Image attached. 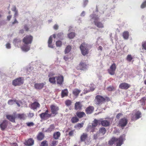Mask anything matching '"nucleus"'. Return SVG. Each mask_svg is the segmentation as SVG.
Returning <instances> with one entry per match:
<instances>
[{
    "instance_id": "f257e3e1",
    "label": "nucleus",
    "mask_w": 146,
    "mask_h": 146,
    "mask_svg": "<svg viewBox=\"0 0 146 146\" xmlns=\"http://www.w3.org/2000/svg\"><path fill=\"white\" fill-rule=\"evenodd\" d=\"M54 75V74H49L48 75V77H49V82L53 84H57L60 86L63 85L64 82V78L63 76L60 75L58 76H52Z\"/></svg>"
},
{
    "instance_id": "f03ea898",
    "label": "nucleus",
    "mask_w": 146,
    "mask_h": 146,
    "mask_svg": "<svg viewBox=\"0 0 146 146\" xmlns=\"http://www.w3.org/2000/svg\"><path fill=\"white\" fill-rule=\"evenodd\" d=\"M125 139V136L124 135H121L117 138L113 137L109 141L108 144L110 145H112L114 142H116V146H121L123 143V141Z\"/></svg>"
},
{
    "instance_id": "7ed1b4c3",
    "label": "nucleus",
    "mask_w": 146,
    "mask_h": 146,
    "mask_svg": "<svg viewBox=\"0 0 146 146\" xmlns=\"http://www.w3.org/2000/svg\"><path fill=\"white\" fill-rule=\"evenodd\" d=\"M88 45L84 42L82 43L80 46V49L81 50L82 54L85 56L88 54Z\"/></svg>"
},
{
    "instance_id": "20e7f679",
    "label": "nucleus",
    "mask_w": 146,
    "mask_h": 146,
    "mask_svg": "<svg viewBox=\"0 0 146 146\" xmlns=\"http://www.w3.org/2000/svg\"><path fill=\"white\" fill-rule=\"evenodd\" d=\"M48 110H46L45 112L39 114L40 118L43 120H46L49 118L53 117Z\"/></svg>"
},
{
    "instance_id": "39448f33",
    "label": "nucleus",
    "mask_w": 146,
    "mask_h": 146,
    "mask_svg": "<svg viewBox=\"0 0 146 146\" xmlns=\"http://www.w3.org/2000/svg\"><path fill=\"white\" fill-rule=\"evenodd\" d=\"M50 108L51 111L50 113L53 117L58 114L59 110L58 107L54 104H52L50 106Z\"/></svg>"
},
{
    "instance_id": "423d86ee",
    "label": "nucleus",
    "mask_w": 146,
    "mask_h": 146,
    "mask_svg": "<svg viewBox=\"0 0 146 146\" xmlns=\"http://www.w3.org/2000/svg\"><path fill=\"white\" fill-rule=\"evenodd\" d=\"M33 38L32 36L31 35H27L23 38L22 41L25 44H31L33 42Z\"/></svg>"
},
{
    "instance_id": "0eeeda50",
    "label": "nucleus",
    "mask_w": 146,
    "mask_h": 146,
    "mask_svg": "<svg viewBox=\"0 0 146 146\" xmlns=\"http://www.w3.org/2000/svg\"><path fill=\"white\" fill-rule=\"evenodd\" d=\"M24 79L23 77L17 78L12 81V84L14 86H19L23 83Z\"/></svg>"
},
{
    "instance_id": "6e6552de",
    "label": "nucleus",
    "mask_w": 146,
    "mask_h": 146,
    "mask_svg": "<svg viewBox=\"0 0 146 146\" xmlns=\"http://www.w3.org/2000/svg\"><path fill=\"white\" fill-rule=\"evenodd\" d=\"M95 101L96 105L101 104L105 102L104 98L101 96L97 95L95 97Z\"/></svg>"
},
{
    "instance_id": "1a4fd4ad",
    "label": "nucleus",
    "mask_w": 146,
    "mask_h": 146,
    "mask_svg": "<svg viewBox=\"0 0 146 146\" xmlns=\"http://www.w3.org/2000/svg\"><path fill=\"white\" fill-rule=\"evenodd\" d=\"M118 125L121 127L122 129L128 123V120L125 118H123L121 119L119 121Z\"/></svg>"
},
{
    "instance_id": "9d476101",
    "label": "nucleus",
    "mask_w": 146,
    "mask_h": 146,
    "mask_svg": "<svg viewBox=\"0 0 146 146\" xmlns=\"http://www.w3.org/2000/svg\"><path fill=\"white\" fill-rule=\"evenodd\" d=\"M87 65L85 62L81 61L77 67V69L78 70H86L87 69Z\"/></svg>"
},
{
    "instance_id": "9b49d317",
    "label": "nucleus",
    "mask_w": 146,
    "mask_h": 146,
    "mask_svg": "<svg viewBox=\"0 0 146 146\" xmlns=\"http://www.w3.org/2000/svg\"><path fill=\"white\" fill-rule=\"evenodd\" d=\"M116 68V66L115 63L112 64L110 68L108 70V73L111 75H114Z\"/></svg>"
},
{
    "instance_id": "f8f14e48",
    "label": "nucleus",
    "mask_w": 146,
    "mask_h": 146,
    "mask_svg": "<svg viewBox=\"0 0 146 146\" xmlns=\"http://www.w3.org/2000/svg\"><path fill=\"white\" fill-rule=\"evenodd\" d=\"M94 110V107L92 106H89L86 108L85 111L87 115L92 113Z\"/></svg>"
},
{
    "instance_id": "ddd939ff",
    "label": "nucleus",
    "mask_w": 146,
    "mask_h": 146,
    "mask_svg": "<svg viewBox=\"0 0 146 146\" xmlns=\"http://www.w3.org/2000/svg\"><path fill=\"white\" fill-rule=\"evenodd\" d=\"M8 124V121L6 120H3L0 123V128L2 131H4L7 127Z\"/></svg>"
},
{
    "instance_id": "4468645a",
    "label": "nucleus",
    "mask_w": 146,
    "mask_h": 146,
    "mask_svg": "<svg viewBox=\"0 0 146 146\" xmlns=\"http://www.w3.org/2000/svg\"><path fill=\"white\" fill-rule=\"evenodd\" d=\"M131 120H135L141 117V113L139 111H137L134 115L132 114Z\"/></svg>"
},
{
    "instance_id": "2eb2a0df",
    "label": "nucleus",
    "mask_w": 146,
    "mask_h": 146,
    "mask_svg": "<svg viewBox=\"0 0 146 146\" xmlns=\"http://www.w3.org/2000/svg\"><path fill=\"white\" fill-rule=\"evenodd\" d=\"M130 86H131L130 84L126 83L123 82L120 84L119 88L121 89L126 90L130 87Z\"/></svg>"
},
{
    "instance_id": "dca6fc26",
    "label": "nucleus",
    "mask_w": 146,
    "mask_h": 146,
    "mask_svg": "<svg viewBox=\"0 0 146 146\" xmlns=\"http://www.w3.org/2000/svg\"><path fill=\"white\" fill-rule=\"evenodd\" d=\"M31 109L35 110L39 108L40 107V105L38 102H35L31 104Z\"/></svg>"
},
{
    "instance_id": "f3484780",
    "label": "nucleus",
    "mask_w": 146,
    "mask_h": 146,
    "mask_svg": "<svg viewBox=\"0 0 146 146\" xmlns=\"http://www.w3.org/2000/svg\"><path fill=\"white\" fill-rule=\"evenodd\" d=\"M6 118L9 120L11 121L12 122H15V119L17 118L15 114L13 115H6Z\"/></svg>"
},
{
    "instance_id": "a211bd4d",
    "label": "nucleus",
    "mask_w": 146,
    "mask_h": 146,
    "mask_svg": "<svg viewBox=\"0 0 146 146\" xmlns=\"http://www.w3.org/2000/svg\"><path fill=\"white\" fill-rule=\"evenodd\" d=\"M88 134L86 133H83L80 137V139L81 142H85L88 138Z\"/></svg>"
},
{
    "instance_id": "6ab92c4d",
    "label": "nucleus",
    "mask_w": 146,
    "mask_h": 146,
    "mask_svg": "<svg viewBox=\"0 0 146 146\" xmlns=\"http://www.w3.org/2000/svg\"><path fill=\"white\" fill-rule=\"evenodd\" d=\"M45 84V82L39 84L36 83L35 84L34 86L36 89L40 90L43 88Z\"/></svg>"
},
{
    "instance_id": "aec40b11",
    "label": "nucleus",
    "mask_w": 146,
    "mask_h": 146,
    "mask_svg": "<svg viewBox=\"0 0 146 146\" xmlns=\"http://www.w3.org/2000/svg\"><path fill=\"white\" fill-rule=\"evenodd\" d=\"M101 123L102 126L108 127L110 124V121L107 120H103L100 121Z\"/></svg>"
},
{
    "instance_id": "412c9836",
    "label": "nucleus",
    "mask_w": 146,
    "mask_h": 146,
    "mask_svg": "<svg viewBox=\"0 0 146 146\" xmlns=\"http://www.w3.org/2000/svg\"><path fill=\"white\" fill-rule=\"evenodd\" d=\"M34 143V141L32 139H29L25 142L24 144L26 146H31L33 145Z\"/></svg>"
},
{
    "instance_id": "4be33fe9",
    "label": "nucleus",
    "mask_w": 146,
    "mask_h": 146,
    "mask_svg": "<svg viewBox=\"0 0 146 146\" xmlns=\"http://www.w3.org/2000/svg\"><path fill=\"white\" fill-rule=\"evenodd\" d=\"M82 107V105L80 102H76L74 105V109L76 110H81Z\"/></svg>"
},
{
    "instance_id": "5701e85b",
    "label": "nucleus",
    "mask_w": 146,
    "mask_h": 146,
    "mask_svg": "<svg viewBox=\"0 0 146 146\" xmlns=\"http://www.w3.org/2000/svg\"><path fill=\"white\" fill-rule=\"evenodd\" d=\"M21 49L22 50L27 52L30 50V46L28 44H25L23 45L21 47Z\"/></svg>"
},
{
    "instance_id": "b1692460",
    "label": "nucleus",
    "mask_w": 146,
    "mask_h": 146,
    "mask_svg": "<svg viewBox=\"0 0 146 146\" xmlns=\"http://www.w3.org/2000/svg\"><path fill=\"white\" fill-rule=\"evenodd\" d=\"M95 25L99 28H102L104 27V25L102 23L98 21L96 19L94 21Z\"/></svg>"
},
{
    "instance_id": "393cba45",
    "label": "nucleus",
    "mask_w": 146,
    "mask_h": 146,
    "mask_svg": "<svg viewBox=\"0 0 146 146\" xmlns=\"http://www.w3.org/2000/svg\"><path fill=\"white\" fill-rule=\"evenodd\" d=\"M77 117L78 118H81L86 116L85 113L83 111H77L76 113Z\"/></svg>"
},
{
    "instance_id": "a878e982",
    "label": "nucleus",
    "mask_w": 146,
    "mask_h": 146,
    "mask_svg": "<svg viewBox=\"0 0 146 146\" xmlns=\"http://www.w3.org/2000/svg\"><path fill=\"white\" fill-rule=\"evenodd\" d=\"M68 92L67 89H65L62 90L61 93V97L62 98L65 96H67L68 95Z\"/></svg>"
},
{
    "instance_id": "bb28decb",
    "label": "nucleus",
    "mask_w": 146,
    "mask_h": 146,
    "mask_svg": "<svg viewBox=\"0 0 146 146\" xmlns=\"http://www.w3.org/2000/svg\"><path fill=\"white\" fill-rule=\"evenodd\" d=\"M53 37L52 35L50 36L48 40V46L51 48H53L54 46L52 44V42Z\"/></svg>"
},
{
    "instance_id": "cd10ccee",
    "label": "nucleus",
    "mask_w": 146,
    "mask_h": 146,
    "mask_svg": "<svg viewBox=\"0 0 146 146\" xmlns=\"http://www.w3.org/2000/svg\"><path fill=\"white\" fill-rule=\"evenodd\" d=\"M81 92V90L77 88H75L73 90L72 93L74 96H77Z\"/></svg>"
},
{
    "instance_id": "c85d7f7f",
    "label": "nucleus",
    "mask_w": 146,
    "mask_h": 146,
    "mask_svg": "<svg viewBox=\"0 0 146 146\" xmlns=\"http://www.w3.org/2000/svg\"><path fill=\"white\" fill-rule=\"evenodd\" d=\"M79 121V118L76 116L72 117L71 119V121L72 123H76Z\"/></svg>"
},
{
    "instance_id": "c756f323",
    "label": "nucleus",
    "mask_w": 146,
    "mask_h": 146,
    "mask_svg": "<svg viewBox=\"0 0 146 146\" xmlns=\"http://www.w3.org/2000/svg\"><path fill=\"white\" fill-rule=\"evenodd\" d=\"M106 132V128L104 127L101 128L99 131V133L100 135L101 134L102 135H104Z\"/></svg>"
},
{
    "instance_id": "7c9ffc66",
    "label": "nucleus",
    "mask_w": 146,
    "mask_h": 146,
    "mask_svg": "<svg viewBox=\"0 0 146 146\" xmlns=\"http://www.w3.org/2000/svg\"><path fill=\"white\" fill-rule=\"evenodd\" d=\"M16 117L20 119L24 120L26 117V115L24 113L18 114L16 115Z\"/></svg>"
},
{
    "instance_id": "2f4dec72",
    "label": "nucleus",
    "mask_w": 146,
    "mask_h": 146,
    "mask_svg": "<svg viewBox=\"0 0 146 146\" xmlns=\"http://www.w3.org/2000/svg\"><path fill=\"white\" fill-rule=\"evenodd\" d=\"M61 134L59 131L56 132L54 133L53 137L56 139H58L60 136Z\"/></svg>"
},
{
    "instance_id": "473e14b6",
    "label": "nucleus",
    "mask_w": 146,
    "mask_h": 146,
    "mask_svg": "<svg viewBox=\"0 0 146 146\" xmlns=\"http://www.w3.org/2000/svg\"><path fill=\"white\" fill-rule=\"evenodd\" d=\"M44 137V135L41 132L39 133L37 137V139L41 141L42 140Z\"/></svg>"
},
{
    "instance_id": "72a5a7b5",
    "label": "nucleus",
    "mask_w": 146,
    "mask_h": 146,
    "mask_svg": "<svg viewBox=\"0 0 146 146\" xmlns=\"http://www.w3.org/2000/svg\"><path fill=\"white\" fill-rule=\"evenodd\" d=\"M123 38L125 39H127L128 38L129 36V33L128 31H125L123 33Z\"/></svg>"
},
{
    "instance_id": "f704fd0d",
    "label": "nucleus",
    "mask_w": 146,
    "mask_h": 146,
    "mask_svg": "<svg viewBox=\"0 0 146 146\" xmlns=\"http://www.w3.org/2000/svg\"><path fill=\"white\" fill-rule=\"evenodd\" d=\"M84 123H78L75 125V128L80 129L81 128L83 127Z\"/></svg>"
},
{
    "instance_id": "c9c22d12",
    "label": "nucleus",
    "mask_w": 146,
    "mask_h": 146,
    "mask_svg": "<svg viewBox=\"0 0 146 146\" xmlns=\"http://www.w3.org/2000/svg\"><path fill=\"white\" fill-rule=\"evenodd\" d=\"M71 49V47L70 46H68L66 48L64 52L65 54H66L69 53Z\"/></svg>"
},
{
    "instance_id": "e433bc0d",
    "label": "nucleus",
    "mask_w": 146,
    "mask_h": 146,
    "mask_svg": "<svg viewBox=\"0 0 146 146\" xmlns=\"http://www.w3.org/2000/svg\"><path fill=\"white\" fill-rule=\"evenodd\" d=\"M75 35V33L74 32H71L68 35V37L70 39L73 38Z\"/></svg>"
},
{
    "instance_id": "4c0bfd02",
    "label": "nucleus",
    "mask_w": 146,
    "mask_h": 146,
    "mask_svg": "<svg viewBox=\"0 0 146 146\" xmlns=\"http://www.w3.org/2000/svg\"><path fill=\"white\" fill-rule=\"evenodd\" d=\"M55 128V126L54 124L51 125L48 128V131L51 132Z\"/></svg>"
},
{
    "instance_id": "58836bf2",
    "label": "nucleus",
    "mask_w": 146,
    "mask_h": 146,
    "mask_svg": "<svg viewBox=\"0 0 146 146\" xmlns=\"http://www.w3.org/2000/svg\"><path fill=\"white\" fill-rule=\"evenodd\" d=\"M142 48L146 50V41L143 42L141 43Z\"/></svg>"
},
{
    "instance_id": "ea45409f",
    "label": "nucleus",
    "mask_w": 146,
    "mask_h": 146,
    "mask_svg": "<svg viewBox=\"0 0 146 146\" xmlns=\"http://www.w3.org/2000/svg\"><path fill=\"white\" fill-rule=\"evenodd\" d=\"M98 121L97 119H95L93 121V123L92 125V126L94 127L96 126L98 124Z\"/></svg>"
},
{
    "instance_id": "a19ab883",
    "label": "nucleus",
    "mask_w": 146,
    "mask_h": 146,
    "mask_svg": "<svg viewBox=\"0 0 146 146\" xmlns=\"http://www.w3.org/2000/svg\"><path fill=\"white\" fill-rule=\"evenodd\" d=\"M133 57H132L131 55L130 54H128L126 58V60L129 62H131L132 60L133 59Z\"/></svg>"
},
{
    "instance_id": "79ce46f5",
    "label": "nucleus",
    "mask_w": 146,
    "mask_h": 146,
    "mask_svg": "<svg viewBox=\"0 0 146 146\" xmlns=\"http://www.w3.org/2000/svg\"><path fill=\"white\" fill-rule=\"evenodd\" d=\"M40 146H48V144L46 141L45 140L42 141L41 143Z\"/></svg>"
},
{
    "instance_id": "37998d69",
    "label": "nucleus",
    "mask_w": 146,
    "mask_h": 146,
    "mask_svg": "<svg viewBox=\"0 0 146 146\" xmlns=\"http://www.w3.org/2000/svg\"><path fill=\"white\" fill-rule=\"evenodd\" d=\"M72 102L70 100H67L65 102V104L67 106H70L72 104Z\"/></svg>"
},
{
    "instance_id": "c03bdc74",
    "label": "nucleus",
    "mask_w": 146,
    "mask_h": 146,
    "mask_svg": "<svg viewBox=\"0 0 146 146\" xmlns=\"http://www.w3.org/2000/svg\"><path fill=\"white\" fill-rule=\"evenodd\" d=\"M56 46L57 47H60L62 45V42L60 40H58L56 43Z\"/></svg>"
},
{
    "instance_id": "a18cd8bd",
    "label": "nucleus",
    "mask_w": 146,
    "mask_h": 146,
    "mask_svg": "<svg viewBox=\"0 0 146 146\" xmlns=\"http://www.w3.org/2000/svg\"><path fill=\"white\" fill-rule=\"evenodd\" d=\"M14 103H15V100H9L8 102V104L11 105L13 104Z\"/></svg>"
},
{
    "instance_id": "49530a36",
    "label": "nucleus",
    "mask_w": 146,
    "mask_h": 146,
    "mask_svg": "<svg viewBox=\"0 0 146 146\" xmlns=\"http://www.w3.org/2000/svg\"><path fill=\"white\" fill-rule=\"evenodd\" d=\"M146 7V0L144 1L141 5V8L142 9L145 8Z\"/></svg>"
},
{
    "instance_id": "de8ad7c7",
    "label": "nucleus",
    "mask_w": 146,
    "mask_h": 146,
    "mask_svg": "<svg viewBox=\"0 0 146 146\" xmlns=\"http://www.w3.org/2000/svg\"><path fill=\"white\" fill-rule=\"evenodd\" d=\"M141 103L142 105H144L145 104V98H143L140 100Z\"/></svg>"
},
{
    "instance_id": "09e8293b",
    "label": "nucleus",
    "mask_w": 146,
    "mask_h": 146,
    "mask_svg": "<svg viewBox=\"0 0 146 146\" xmlns=\"http://www.w3.org/2000/svg\"><path fill=\"white\" fill-rule=\"evenodd\" d=\"M107 89L108 91L111 92L115 90V88L113 86H110Z\"/></svg>"
},
{
    "instance_id": "8fccbe9b",
    "label": "nucleus",
    "mask_w": 146,
    "mask_h": 146,
    "mask_svg": "<svg viewBox=\"0 0 146 146\" xmlns=\"http://www.w3.org/2000/svg\"><path fill=\"white\" fill-rule=\"evenodd\" d=\"M58 141H52V143L50 146H56L57 144Z\"/></svg>"
},
{
    "instance_id": "3c124183",
    "label": "nucleus",
    "mask_w": 146,
    "mask_h": 146,
    "mask_svg": "<svg viewBox=\"0 0 146 146\" xmlns=\"http://www.w3.org/2000/svg\"><path fill=\"white\" fill-rule=\"evenodd\" d=\"M34 115V113H33L30 112L27 114L28 116L30 118L32 117Z\"/></svg>"
},
{
    "instance_id": "603ef678",
    "label": "nucleus",
    "mask_w": 146,
    "mask_h": 146,
    "mask_svg": "<svg viewBox=\"0 0 146 146\" xmlns=\"http://www.w3.org/2000/svg\"><path fill=\"white\" fill-rule=\"evenodd\" d=\"M26 124L29 127L33 126L34 125V123L33 122L27 123Z\"/></svg>"
},
{
    "instance_id": "864d4df0",
    "label": "nucleus",
    "mask_w": 146,
    "mask_h": 146,
    "mask_svg": "<svg viewBox=\"0 0 146 146\" xmlns=\"http://www.w3.org/2000/svg\"><path fill=\"white\" fill-rule=\"evenodd\" d=\"M100 135L99 133H97L94 135V139H96L98 137H99Z\"/></svg>"
},
{
    "instance_id": "5fc2aeb1",
    "label": "nucleus",
    "mask_w": 146,
    "mask_h": 146,
    "mask_svg": "<svg viewBox=\"0 0 146 146\" xmlns=\"http://www.w3.org/2000/svg\"><path fill=\"white\" fill-rule=\"evenodd\" d=\"M74 130H71L70 131L68 134V135L70 136H73V134H74Z\"/></svg>"
},
{
    "instance_id": "6e6d98bb",
    "label": "nucleus",
    "mask_w": 146,
    "mask_h": 146,
    "mask_svg": "<svg viewBox=\"0 0 146 146\" xmlns=\"http://www.w3.org/2000/svg\"><path fill=\"white\" fill-rule=\"evenodd\" d=\"M122 115V114L121 113H118L116 116V117L117 119H119L120 118V117Z\"/></svg>"
},
{
    "instance_id": "4d7b16f0",
    "label": "nucleus",
    "mask_w": 146,
    "mask_h": 146,
    "mask_svg": "<svg viewBox=\"0 0 146 146\" xmlns=\"http://www.w3.org/2000/svg\"><path fill=\"white\" fill-rule=\"evenodd\" d=\"M6 48L8 49H10L11 48V44L9 43H7L6 44Z\"/></svg>"
},
{
    "instance_id": "13d9d810",
    "label": "nucleus",
    "mask_w": 146,
    "mask_h": 146,
    "mask_svg": "<svg viewBox=\"0 0 146 146\" xmlns=\"http://www.w3.org/2000/svg\"><path fill=\"white\" fill-rule=\"evenodd\" d=\"M15 103H16V104H17V105L18 107L20 106V102L18 101L17 100H15Z\"/></svg>"
},
{
    "instance_id": "bf43d9fd",
    "label": "nucleus",
    "mask_w": 146,
    "mask_h": 146,
    "mask_svg": "<svg viewBox=\"0 0 146 146\" xmlns=\"http://www.w3.org/2000/svg\"><path fill=\"white\" fill-rule=\"evenodd\" d=\"M70 58V57H68V56H64V59L66 61L68 60L69 58Z\"/></svg>"
},
{
    "instance_id": "052dcab7",
    "label": "nucleus",
    "mask_w": 146,
    "mask_h": 146,
    "mask_svg": "<svg viewBox=\"0 0 146 146\" xmlns=\"http://www.w3.org/2000/svg\"><path fill=\"white\" fill-rule=\"evenodd\" d=\"M85 15H86L85 12L84 11H83L81 13V14H80V16L82 17H84V16H85Z\"/></svg>"
},
{
    "instance_id": "680f3d73",
    "label": "nucleus",
    "mask_w": 146,
    "mask_h": 146,
    "mask_svg": "<svg viewBox=\"0 0 146 146\" xmlns=\"http://www.w3.org/2000/svg\"><path fill=\"white\" fill-rule=\"evenodd\" d=\"M24 28L26 31H29V29L27 25H25L24 26Z\"/></svg>"
},
{
    "instance_id": "e2e57ef3",
    "label": "nucleus",
    "mask_w": 146,
    "mask_h": 146,
    "mask_svg": "<svg viewBox=\"0 0 146 146\" xmlns=\"http://www.w3.org/2000/svg\"><path fill=\"white\" fill-rule=\"evenodd\" d=\"M105 100V102L106 101L107 102H108L110 101V99L108 97H106L105 98H104Z\"/></svg>"
},
{
    "instance_id": "0e129e2a",
    "label": "nucleus",
    "mask_w": 146,
    "mask_h": 146,
    "mask_svg": "<svg viewBox=\"0 0 146 146\" xmlns=\"http://www.w3.org/2000/svg\"><path fill=\"white\" fill-rule=\"evenodd\" d=\"M54 28L55 30H57L58 28V26L57 25H55L54 26Z\"/></svg>"
},
{
    "instance_id": "69168bd1",
    "label": "nucleus",
    "mask_w": 146,
    "mask_h": 146,
    "mask_svg": "<svg viewBox=\"0 0 146 146\" xmlns=\"http://www.w3.org/2000/svg\"><path fill=\"white\" fill-rule=\"evenodd\" d=\"M12 10L15 12L17 11L16 10V8L15 6H14L13 7L12 9Z\"/></svg>"
},
{
    "instance_id": "338daca9",
    "label": "nucleus",
    "mask_w": 146,
    "mask_h": 146,
    "mask_svg": "<svg viewBox=\"0 0 146 146\" xmlns=\"http://www.w3.org/2000/svg\"><path fill=\"white\" fill-rule=\"evenodd\" d=\"M11 144L12 146H18L17 144L16 143H13Z\"/></svg>"
},
{
    "instance_id": "774afa93",
    "label": "nucleus",
    "mask_w": 146,
    "mask_h": 146,
    "mask_svg": "<svg viewBox=\"0 0 146 146\" xmlns=\"http://www.w3.org/2000/svg\"><path fill=\"white\" fill-rule=\"evenodd\" d=\"M102 47L101 46H100L98 48V50H100L101 51L102 50Z\"/></svg>"
}]
</instances>
